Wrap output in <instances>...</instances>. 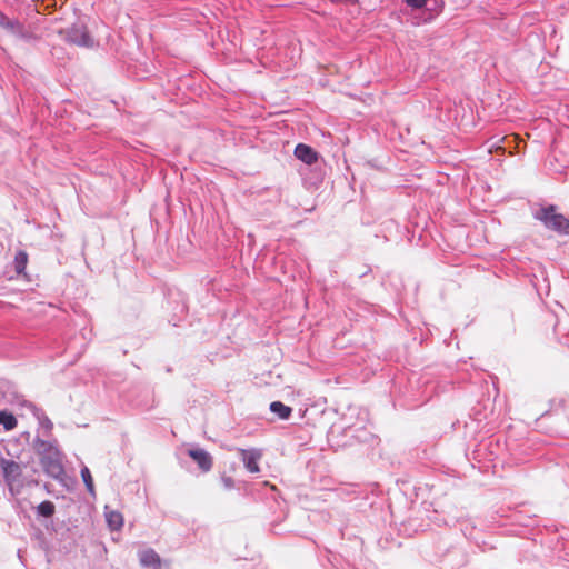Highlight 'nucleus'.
I'll use <instances>...</instances> for the list:
<instances>
[{
	"label": "nucleus",
	"mask_w": 569,
	"mask_h": 569,
	"mask_svg": "<svg viewBox=\"0 0 569 569\" xmlns=\"http://www.w3.org/2000/svg\"><path fill=\"white\" fill-rule=\"evenodd\" d=\"M33 448L39 456L43 471L54 479H60L64 475V468L62 465V453L57 443L36 439Z\"/></svg>",
	"instance_id": "obj_1"
},
{
	"label": "nucleus",
	"mask_w": 569,
	"mask_h": 569,
	"mask_svg": "<svg viewBox=\"0 0 569 569\" xmlns=\"http://www.w3.org/2000/svg\"><path fill=\"white\" fill-rule=\"evenodd\" d=\"M533 218L543 223V226L560 234H569V219L556 211V207L550 204L542 207L533 212Z\"/></svg>",
	"instance_id": "obj_2"
},
{
	"label": "nucleus",
	"mask_w": 569,
	"mask_h": 569,
	"mask_svg": "<svg viewBox=\"0 0 569 569\" xmlns=\"http://www.w3.org/2000/svg\"><path fill=\"white\" fill-rule=\"evenodd\" d=\"M60 34H62L63 39L69 43L86 48L93 46V39L89 34L87 27L82 23H74L60 31Z\"/></svg>",
	"instance_id": "obj_3"
},
{
	"label": "nucleus",
	"mask_w": 569,
	"mask_h": 569,
	"mask_svg": "<svg viewBox=\"0 0 569 569\" xmlns=\"http://www.w3.org/2000/svg\"><path fill=\"white\" fill-rule=\"evenodd\" d=\"M0 467L2 469L4 482L7 483L9 490L12 492L14 482L18 481L22 476V467L14 460L6 458L0 459Z\"/></svg>",
	"instance_id": "obj_4"
},
{
	"label": "nucleus",
	"mask_w": 569,
	"mask_h": 569,
	"mask_svg": "<svg viewBox=\"0 0 569 569\" xmlns=\"http://www.w3.org/2000/svg\"><path fill=\"white\" fill-rule=\"evenodd\" d=\"M238 452L240 453L241 459L244 463V467L247 468L248 471L253 472V473L260 471L258 461L261 459L262 455L259 450H257V449H251V450L238 449Z\"/></svg>",
	"instance_id": "obj_5"
},
{
	"label": "nucleus",
	"mask_w": 569,
	"mask_h": 569,
	"mask_svg": "<svg viewBox=\"0 0 569 569\" xmlns=\"http://www.w3.org/2000/svg\"><path fill=\"white\" fill-rule=\"evenodd\" d=\"M188 455L203 472L211 470L213 461L209 452L203 449H190Z\"/></svg>",
	"instance_id": "obj_6"
},
{
	"label": "nucleus",
	"mask_w": 569,
	"mask_h": 569,
	"mask_svg": "<svg viewBox=\"0 0 569 569\" xmlns=\"http://www.w3.org/2000/svg\"><path fill=\"white\" fill-rule=\"evenodd\" d=\"M295 156L297 159L307 164H312L318 160L317 151L303 143L297 144V147L295 148Z\"/></svg>",
	"instance_id": "obj_7"
},
{
	"label": "nucleus",
	"mask_w": 569,
	"mask_h": 569,
	"mask_svg": "<svg viewBox=\"0 0 569 569\" xmlns=\"http://www.w3.org/2000/svg\"><path fill=\"white\" fill-rule=\"evenodd\" d=\"M4 30L22 40L33 39V34L17 19H11Z\"/></svg>",
	"instance_id": "obj_8"
},
{
	"label": "nucleus",
	"mask_w": 569,
	"mask_h": 569,
	"mask_svg": "<svg viewBox=\"0 0 569 569\" xmlns=\"http://www.w3.org/2000/svg\"><path fill=\"white\" fill-rule=\"evenodd\" d=\"M106 519L111 530H120L123 526V517L119 511H108Z\"/></svg>",
	"instance_id": "obj_9"
},
{
	"label": "nucleus",
	"mask_w": 569,
	"mask_h": 569,
	"mask_svg": "<svg viewBox=\"0 0 569 569\" xmlns=\"http://www.w3.org/2000/svg\"><path fill=\"white\" fill-rule=\"evenodd\" d=\"M270 410L278 415L280 419H288L292 412V409L280 401H273L270 405Z\"/></svg>",
	"instance_id": "obj_10"
},
{
	"label": "nucleus",
	"mask_w": 569,
	"mask_h": 569,
	"mask_svg": "<svg viewBox=\"0 0 569 569\" xmlns=\"http://www.w3.org/2000/svg\"><path fill=\"white\" fill-rule=\"evenodd\" d=\"M0 425H2L7 431H10L17 427L18 421L12 413L7 411H0Z\"/></svg>",
	"instance_id": "obj_11"
},
{
	"label": "nucleus",
	"mask_w": 569,
	"mask_h": 569,
	"mask_svg": "<svg viewBox=\"0 0 569 569\" xmlns=\"http://www.w3.org/2000/svg\"><path fill=\"white\" fill-rule=\"evenodd\" d=\"M140 561L143 566H159L160 558L153 550H146L140 556Z\"/></svg>",
	"instance_id": "obj_12"
},
{
	"label": "nucleus",
	"mask_w": 569,
	"mask_h": 569,
	"mask_svg": "<svg viewBox=\"0 0 569 569\" xmlns=\"http://www.w3.org/2000/svg\"><path fill=\"white\" fill-rule=\"evenodd\" d=\"M28 263V254L26 251H18L14 257V269L17 273H22Z\"/></svg>",
	"instance_id": "obj_13"
},
{
	"label": "nucleus",
	"mask_w": 569,
	"mask_h": 569,
	"mask_svg": "<svg viewBox=\"0 0 569 569\" xmlns=\"http://www.w3.org/2000/svg\"><path fill=\"white\" fill-rule=\"evenodd\" d=\"M37 511L40 516L42 517H46V518H49V517H52L54 511H56V507L53 505V502L49 501V500H46V501H42L38 507H37Z\"/></svg>",
	"instance_id": "obj_14"
},
{
	"label": "nucleus",
	"mask_w": 569,
	"mask_h": 569,
	"mask_svg": "<svg viewBox=\"0 0 569 569\" xmlns=\"http://www.w3.org/2000/svg\"><path fill=\"white\" fill-rule=\"evenodd\" d=\"M81 478H82L88 491L90 493H93L94 492L93 479L90 473V470L87 467L81 469Z\"/></svg>",
	"instance_id": "obj_15"
},
{
	"label": "nucleus",
	"mask_w": 569,
	"mask_h": 569,
	"mask_svg": "<svg viewBox=\"0 0 569 569\" xmlns=\"http://www.w3.org/2000/svg\"><path fill=\"white\" fill-rule=\"evenodd\" d=\"M406 3L415 9H421L426 6L427 0H405Z\"/></svg>",
	"instance_id": "obj_16"
},
{
	"label": "nucleus",
	"mask_w": 569,
	"mask_h": 569,
	"mask_svg": "<svg viewBox=\"0 0 569 569\" xmlns=\"http://www.w3.org/2000/svg\"><path fill=\"white\" fill-rule=\"evenodd\" d=\"M11 19L0 11V28L6 29Z\"/></svg>",
	"instance_id": "obj_17"
},
{
	"label": "nucleus",
	"mask_w": 569,
	"mask_h": 569,
	"mask_svg": "<svg viewBox=\"0 0 569 569\" xmlns=\"http://www.w3.org/2000/svg\"><path fill=\"white\" fill-rule=\"evenodd\" d=\"M222 481L227 488H231L233 486V480L230 477H223Z\"/></svg>",
	"instance_id": "obj_18"
}]
</instances>
